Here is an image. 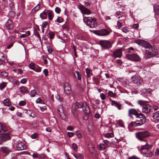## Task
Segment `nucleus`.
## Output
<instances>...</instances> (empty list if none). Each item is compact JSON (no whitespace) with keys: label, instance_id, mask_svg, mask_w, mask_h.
<instances>
[{"label":"nucleus","instance_id":"11","mask_svg":"<svg viewBox=\"0 0 159 159\" xmlns=\"http://www.w3.org/2000/svg\"><path fill=\"white\" fill-rule=\"evenodd\" d=\"M78 7V8L81 11L82 13L83 14L85 15H89L91 13V11L90 10L85 8L83 5H80Z\"/></svg>","mask_w":159,"mask_h":159},{"label":"nucleus","instance_id":"3","mask_svg":"<svg viewBox=\"0 0 159 159\" xmlns=\"http://www.w3.org/2000/svg\"><path fill=\"white\" fill-rule=\"evenodd\" d=\"M135 136L139 141L146 142V138L150 136V133L147 130L136 132Z\"/></svg>","mask_w":159,"mask_h":159},{"label":"nucleus","instance_id":"48","mask_svg":"<svg viewBox=\"0 0 159 159\" xmlns=\"http://www.w3.org/2000/svg\"><path fill=\"white\" fill-rule=\"evenodd\" d=\"M48 23L47 22L45 21V22H43V23L42 25H41V26H42V28H46L47 26L48 25Z\"/></svg>","mask_w":159,"mask_h":159},{"label":"nucleus","instance_id":"47","mask_svg":"<svg viewBox=\"0 0 159 159\" xmlns=\"http://www.w3.org/2000/svg\"><path fill=\"white\" fill-rule=\"evenodd\" d=\"M83 104L79 102H77L76 104V106L78 108H82Z\"/></svg>","mask_w":159,"mask_h":159},{"label":"nucleus","instance_id":"29","mask_svg":"<svg viewBox=\"0 0 159 159\" xmlns=\"http://www.w3.org/2000/svg\"><path fill=\"white\" fill-rule=\"evenodd\" d=\"M20 91L22 93H26L27 92V88L25 87H21L20 88Z\"/></svg>","mask_w":159,"mask_h":159},{"label":"nucleus","instance_id":"57","mask_svg":"<svg viewBox=\"0 0 159 159\" xmlns=\"http://www.w3.org/2000/svg\"><path fill=\"white\" fill-rule=\"evenodd\" d=\"M43 100L40 98H38L36 100V102L37 103H42L43 102Z\"/></svg>","mask_w":159,"mask_h":159},{"label":"nucleus","instance_id":"63","mask_svg":"<svg viewBox=\"0 0 159 159\" xmlns=\"http://www.w3.org/2000/svg\"><path fill=\"white\" fill-rule=\"evenodd\" d=\"M68 26V25L67 24H66L62 26V28L64 29H67Z\"/></svg>","mask_w":159,"mask_h":159},{"label":"nucleus","instance_id":"2","mask_svg":"<svg viewBox=\"0 0 159 159\" xmlns=\"http://www.w3.org/2000/svg\"><path fill=\"white\" fill-rule=\"evenodd\" d=\"M84 21L86 25L91 28H95L97 26V20L94 17H85Z\"/></svg>","mask_w":159,"mask_h":159},{"label":"nucleus","instance_id":"45","mask_svg":"<svg viewBox=\"0 0 159 159\" xmlns=\"http://www.w3.org/2000/svg\"><path fill=\"white\" fill-rule=\"evenodd\" d=\"M49 38L50 39H52L54 38V34L52 32H49Z\"/></svg>","mask_w":159,"mask_h":159},{"label":"nucleus","instance_id":"9","mask_svg":"<svg viewBox=\"0 0 159 159\" xmlns=\"http://www.w3.org/2000/svg\"><path fill=\"white\" fill-rule=\"evenodd\" d=\"M93 33L97 35L101 36H106L109 34V32L105 29H101L100 30H95L94 31Z\"/></svg>","mask_w":159,"mask_h":159},{"label":"nucleus","instance_id":"17","mask_svg":"<svg viewBox=\"0 0 159 159\" xmlns=\"http://www.w3.org/2000/svg\"><path fill=\"white\" fill-rule=\"evenodd\" d=\"M2 135L0 138L2 142H5L10 139V136L8 133H4Z\"/></svg>","mask_w":159,"mask_h":159},{"label":"nucleus","instance_id":"40","mask_svg":"<svg viewBox=\"0 0 159 159\" xmlns=\"http://www.w3.org/2000/svg\"><path fill=\"white\" fill-rule=\"evenodd\" d=\"M146 101L139 100L138 101V102L139 105L142 106L144 105L146 103Z\"/></svg>","mask_w":159,"mask_h":159},{"label":"nucleus","instance_id":"43","mask_svg":"<svg viewBox=\"0 0 159 159\" xmlns=\"http://www.w3.org/2000/svg\"><path fill=\"white\" fill-rule=\"evenodd\" d=\"M108 95L110 97H114L115 96L116 94L111 91H109L108 93Z\"/></svg>","mask_w":159,"mask_h":159},{"label":"nucleus","instance_id":"31","mask_svg":"<svg viewBox=\"0 0 159 159\" xmlns=\"http://www.w3.org/2000/svg\"><path fill=\"white\" fill-rule=\"evenodd\" d=\"M88 147L90 152H92L95 151L94 147L92 144H89L88 145Z\"/></svg>","mask_w":159,"mask_h":159},{"label":"nucleus","instance_id":"62","mask_svg":"<svg viewBox=\"0 0 159 159\" xmlns=\"http://www.w3.org/2000/svg\"><path fill=\"white\" fill-rule=\"evenodd\" d=\"M100 97H101V99L102 100H104L105 99V95L103 93H102L100 94Z\"/></svg>","mask_w":159,"mask_h":159},{"label":"nucleus","instance_id":"27","mask_svg":"<svg viewBox=\"0 0 159 159\" xmlns=\"http://www.w3.org/2000/svg\"><path fill=\"white\" fill-rule=\"evenodd\" d=\"M47 11L49 19L50 20H52L53 16V12L52 11L49 10H47Z\"/></svg>","mask_w":159,"mask_h":159},{"label":"nucleus","instance_id":"59","mask_svg":"<svg viewBox=\"0 0 159 159\" xmlns=\"http://www.w3.org/2000/svg\"><path fill=\"white\" fill-rule=\"evenodd\" d=\"M32 125L33 127H35L38 125V124L35 121H34L32 123Z\"/></svg>","mask_w":159,"mask_h":159},{"label":"nucleus","instance_id":"28","mask_svg":"<svg viewBox=\"0 0 159 159\" xmlns=\"http://www.w3.org/2000/svg\"><path fill=\"white\" fill-rule=\"evenodd\" d=\"M34 34L39 39V40L41 41V38L40 37V35L36 29H35L34 30Z\"/></svg>","mask_w":159,"mask_h":159},{"label":"nucleus","instance_id":"33","mask_svg":"<svg viewBox=\"0 0 159 159\" xmlns=\"http://www.w3.org/2000/svg\"><path fill=\"white\" fill-rule=\"evenodd\" d=\"M3 103L4 105L6 106H10L11 105L10 102L7 99L4 100Z\"/></svg>","mask_w":159,"mask_h":159},{"label":"nucleus","instance_id":"56","mask_svg":"<svg viewBox=\"0 0 159 159\" xmlns=\"http://www.w3.org/2000/svg\"><path fill=\"white\" fill-rule=\"evenodd\" d=\"M37 137V134L36 133H34L32 135L31 137L33 139H35Z\"/></svg>","mask_w":159,"mask_h":159},{"label":"nucleus","instance_id":"24","mask_svg":"<svg viewBox=\"0 0 159 159\" xmlns=\"http://www.w3.org/2000/svg\"><path fill=\"white\" fill-rule=\"evenodd\" d=\"M47 10H44L43 12L40 14V16L42 19H44L47 18Z\"/></svg>","mask_w":159,"mask_h":159},{"label":"nucleus","instance_id":"41","mask_svg":"<svg viewBox=\"0 0 159 159\" xmlns=\"http://www.w3.org/2000/svg\"><path fill=\"white\" fill-rule=\"evenodd\" d=\"M38 155V159H44L45 157V155L44 154H39Z\"/></svg>","mask_w":159,"mask_h":159},{"label":"nucleus","instance_id":"32","mask_svg":"<svg viewBox=\"0 0 159 159\" xmlns=\"http://www.w3.org/2000/svg\"><path fill=\"white\" fill-rule=\"evenodd\" d=\"M5 58L3 53L0 52V65L2 64V61H4L5 60Z\"/></svg>","mask_w":159,"mask_h":159},{"label":"nucleus","instance_id":"50","mask_svg":"<svg viewBox=\"0 0 159 159\" xmlns=\"http://www.w3.org/2000/svg\"><path fill=\"white\" fill-rule=\"evenodd\" d=\"M113 134H112L107 133L105 134V136L107 138L112 137Z\"/></svg>","mask_w":159,"mask_h":159},{"label":"nucleus","instance_id":"61","mask_svg":"<svg viewBox=\"0 0 159 159\" xmlns=\"http://www.w3.org/2000/svg\"><path fill=\"white\" fill-rule=\"evenodd\" d=\"M9 6L11 9L12 10H13L14 9V7L13 3L12 2H11V3L9 4Z\"/></svg>","mask_w":159,"mask_h":159},{"label":"nucleus","instance_id":"26","mask_svg":"<svg viewBox=\"0 0 159 159\" xmlns=\"http://www.w3.org/2000/svg\"><path fill=\"white\" fill-rule=\"evenodd\" d=\"M74 157L77 159H82L84 157L83 154L81 153H77L74 155Z\"/></svg>","mask_w":159,"mask_h":159},{"label":"nucleus","instance_id":"30","mask_svg":"<svg viewBox=\"0 0 159 159\" xmlns=\"http://www.w3.org/2000/svg\"><path fill=\"white\" fill-rule=\"evenodd\" d=\"M142 92L144 94H150L151 93L152 90L150 89H142Z\"/></svg>","mask_w":159,"mask_h":159},{"label":"nucleus","instance_id":"19","mask_svg":"<svg viewBox=\"0 0 159 159\" xmlns=\"http://www.w3.org/2000/svg\"><path fill=\"white\" fill-rule=\"evenodd\" d=\"M152 147L151 145L148 144L146 142L145 145L142 146L141 147V149L142 150H147V151H149Z\"/></svg>","mask_w":159,"mask_h":159},{"label":"nucleus","instance_id":"25","mask_svg":"<svg viewBox=\"0 0 159 159\" xmlns=\"http://www.w3.org/2000/svg\"><path fill=\"white\" fill-rule=\"evenodd\" d=\"M1 150L4 152L8 154L11 152V151L8 148L3 147L1 148Z\"/></svg>","mask_w":159,"mask_h":159},{"label":"nucleus","instance_id":"52","mask_svg":"<svg viewBox=\"0 0 159 159\" xmlns=\"http://www.w3.org/2000/svg\"><path fill=\"white\" fill-rule=\"evenodd\" d=\"M47 50L48 52L51 53H52V48L50 46H48L47 47Z\"/></svg>","mask_w":159,"mask_h":159},{"label":"nucleus","instance_id":"20","mask_svg":"<svg viewBox=\"0 0 159 159\" xmlns=\"http://www.w3.org/2000/svg\"><path fill=\"white\" fill-rule=\"evenodd\" d=\"M152 117L156 122H159V111L153 112Z\"/></svg>","mask_w":159,"mask_h":159},{"label":"nucleus","instance_id":"7","mask_svg":"<svg viewBox=\"0 0 159 159\" xmlns=\"http://www.w3.org/2000/svg\"><path fill=\"white\" fill-rule=\"evenodd\" d=\"M134 42L139 45L148 48L150 47V45L146 41L141 39H138L134 41Z\"/></svg>","mask_w":159,"mask_h":159},{"label":"nucleus","instance_id":"51","mask_svg":"<svg viewBox=\"0 0 159 159\" xmlns=\"http://www.w3.org/2000/svg\"><path fill=\"white\" fill-rule=\"evenodd\" d=\"M62 21V18L61 17H58L57 19V21L59 23H61Z\"/></svg>","mask_w":159,"mask_h":159},{"label":"nucleus","instance_id":"15","mask_svg":"<svg viewBox=\"0 0 159 159\" xmlns=\"http://www.w3.org/2000/svg\"><path fill=\"white\" fill-rule=\"evenodd\" d=\"M134 115L136 116H139V113H138L136 110L134 109H130L129 110L128 115L131 118H133V117L132 115Z\"/></svg>","mask_w":159,"mask_h":159},{"label":"nucleus","instance_id":"44","mask_svg":"<svg viewBox=\"0 0 159 159\" xmlns=\"http://www.w3.org/2000/svg\"><path fill=\"white\" fill-rule=\"evenodd\" d=\"M152 107L154 111H157L159 109V107L156 105L153 104L152 105Z\"/></svg>","mask_w":159,"mask_h":159},{"label":"nucleus","instance_id":"4","mask_svg":"<svg viewBox=\"0 0 159 159\" xmlns=\"http://www.w3.org/2000/svg\"><path fill=\"white\" fill-rule=\"evenodd\" d=\"M157 53V50L155 47H151L148 48L146 50L145 56L146 57L150 58L151 57L154 56Z\"/></svg>","mask_w":159,"mask_h":159},{"label":"nucleus","instance_id":"46","mask_svg":"<svg viewBox=\"0 0 159 159\" xmlns=\"http://www.w3.org/2000/svg\"><path fill=\"white\" fill-rule=\"evenodd\" d=\"M1 75L2 76L4 77H6L8 75V73L5 71L2 72L1 73Z\"/></svg>","mask_w":159,"mask_h":159},{"label":"nucleus","instance_id":"39","mask_svg":"<svg viewBox=\"0 0 159 159\" xmlns=\"http://www.w3.org/2000/svg\"><path fill=\"white\" fill-rule=\"evenodd\" d=\"M72 148L75 151H77L78 150V148L76 144L73 143L72 145Z\"/></svg>","mask_w":159,"mask_h":159},{"label":"nucleus","instance_id":"13","mask_svg":"<svg viewBox=\"0 0 159 159\" xmlns=\"http://www.w3.org/2000/svg\"><path fill=\"white\" fill-rule=\"evenodd\" d=\"M151 106L149 104L144 105L142 107V111L145 114L149 113L151 111Z\"/></svg>","mask_w":159,"mask_h":159},{"label":"nucleus","instance_id":"34","mask_svg":"<svg viewBox=\"0 0 159 159\" xmlns=\"http://www.w3.org/2000/svg\"><path fill=\"white\" fill-rule=\"evenodd\" d=\"M145 156L146 157H151L152 155V153L149 150L147 151V152L144 153Z\"/></svg>","mask_w":159,"mask_h":159},{"label":"nucleus","instance_id":"23","mask_svg":"<svg viewBox=\"0 0 159 159\" xmlns=\"http://www.w3.org/2000/svg\"><path fill=\"white\" fill-rule=\"evenodd\" d=\"M82 108L83 110L86 114H89L90 111V110L89 107L85 104V106H82Z\"/></svg>","mask_w":159,"mask_h":159},{"label":"nucleus","instance_id":"8","mask_svg":"<svg viewBox=\"0 0 159 159\" xmlns=\"http://www.w3.org/2000/svg\"><path fill=\"white\" fill-rule=\"evenodd\" d=\"M126 57L129 60L131 61H139L141 60L139 56L135 53L127 54Z\"/></svg>","mask_w":159,"mask_h":159},{"label":"nucleus","instance_id":"12","mask_svg":"<svg viewBox=\"0 0 159 159\" xmlns=\"http://www.w3.org/2000/svg\"><path fill=\"white\" fill-rule=\"evenodd\" d=\"M111 55L112 57L115 58H120L122 55V52L120 49H118L114 51L113 53Z\"/></svg>","mask_w":159,"mask_h":159},{"label":"nucleus","instance_id":"22","mask_svg":"<svg viewBox=\"0 0 159 159\" xmlns=\"http://www.w3.org/2000/svg\"><path fill=\"white\" fill-rule=\"evenodd\" d=\"M6 26L8 30H11L13 27L12 22L10 20H8L6 24Z\"/></svg>","mask_w":159,"mask_h":159},{"label":"nucleus","instance_id":"35","mask_svg":"<svg viewBox=\"0 0 159 159\" xmlns=\"http://www.w3.org/2000/svg\"><path fill=\"white\" fill-rule=\"evenodd\" d=\"M106 147L107 146L105 145L103 143H101L99 145V148L100 150H104L106 148Z\"/></svg>","mask_w":159,"mask_h":159},{"label":"nucleus","instance_id":"49","mask_svg":"<svg viewBox=\"0 0 159 159\" xmlns=\"http://www.w3.org/2000/svg\"><path fill=\"white\" fill-rule=\"evenodd\" d=\"M155 10L156 14L159 16V6L156 7Z\"/></svg>","mask_w":159,"mask_h":159},{"label":"nucleus","instance_id":"16","mask_svg":"<svg viewBox=\"0 0 159 159\" xmlns=\"http://www.w3.org/2000/svg\"><path fill=\"white\" fill-rule=\"evenodd\" d=\"M64 90L65 93L69 94L71 92V87L69 83L65 82L64 85Z\"/></svg>","mask_w":159,"mask_h":159},{"label":"nucleus","instance_id":"58","mask_svg":"<svg viewBox=\"0 0 159 159\" xmlns=\"http://www.w3.org/2000/svg\"><path fill=\"white\" fill-rule=\"evenodd\" d=\"M43 73L45 76H47L48 75V71L46 69L44 70Z\"/></svg>","mask_w":159,"mask_h":159},{"label":"nucleus","instance_id":"64","mask_svg":"<svg viewBox=\"0 0 159 159\" xmlns=\"http://www.w3.org/2000/svg\"><path fill=\"white\" fill-rule=\"evenodd\" d=\"M155 44L157 47L159 49V40L155 42Z\"/></svg>","mask_w":159,"mask_h":159},{"label":"nucleus","instance_id":"53","mask_svg":"<svg viewBox=\"0 0 159 159\" xmlns=\"http://www.w3.org/2000/svg\"><path fill=\"white\" fill-rule=\"evenodd\" d=\"M55 11L56 13H59L61 11V9L59 7H57L55 9Z\"/></svg>","mask_w":159,"mask_h":159},{"label":"nucleus","instance_id":"36","mask_svg":"<svg viewBox=\"0 0 159 159\" xmlns=\"http://www.w3.org/2000/svg\"><path fill=\"white\" fill-rule=\"evenodd\" d=\"M6 86V83L3 82L0 84V88L1 90L4 88Z\"/></svg>","mask_w":159,"mask_h":159},{"label":"nucleus","instance_id":"54","mask_svg":"<svg viewBox=\"0 0 159 159\" xmlns=\"http://www.w3.org/2000/svg\"><path fill=\"white\" fill-rule=\"evenodd\" d=\"M76 72L77 75L78 80H81V77L80 75V72L78 71H77Z\"/></svg>","mask_w":159,"mask_h":159},{"label":"nucleus","instance_id":"60","mask_svg":"<svg viewBox=\"0 0 159 159\" xmlns=\"http://www.w3.org/2000/svg\"><path fill=\"white\" fill-rule=\"evenodd\" d=\"M86 71L87 76L88 77H89V75L90 72V70L88 69H86Z\"/></svg>","mask_w":159,"mask_h":159},{"label":"nucleus","instance_id":"21","mask_svg":"<svg viewBox=\"0 0 159 159\" xmlns=\"http://www.w3.org/2000/svg\"><path fill=\"white\" fill-rule=\"evenodd\" d=\"M111 105L112 106H114L117 107L119 110L121 109V105L115 101L112 100L111 101Z\"/></svg>","mask_w":159,"mask_h":159},{"label":"nucleus","instance_id":"1","mask_svg":"<svg viewBox=\"0 0 159 159\" xmlns=\"http://www.w3.org/2000/svg\"><path fill=\"white\" fill-rule=\"evenodd\" d=\"M135 121L132 122L130 124L131 126L137 127L140 126L144 123L146 119L145 116L142 113H139V115L135 117Z\"/></svg>","mask_w":159,"mask_h":159},{"label":"nucleus","instance_id":"18","mask_svg":"<svg viewBox=\"0 0 159 159\" xmlns=\"http://www.w3.org/2000/svg\"><path fill=\"white\" fill-rule=\"evenodd\" d=\"M7 129V128L5 125L0 123V135L6 132Z\"/></svg>","mask_w":159,"mask_h":159},{"label":"nucleus","instance_id":"42","mask_svg":"<svg viewBox=\"0 0 159 159\" xmlns=\"http://www.w3.org/2000/svg\"><path fill=\"white\" fill-rule=\"evenodd\" d=\"M29 68L30 69L32 70H34L35 66H34V64L33 63H30L29 64Z\"/></svg>","mask_w":159,"mask_h":159},{"label":"nucleus","instance_id":"37","mask_svg":"<svg viewBox=\"0 0 159 159\" xmlns=\"http://www.w3.org/2000/svg\"><path fill=\"white\" fill-rule=\"evenodd\" d=\"M38 154L37 152H34L32 155H30L34 159L38 158Z\"/></svg>","mask_w":159,"mask_h":159},{"label":"nucleus","instance_id":"55","mask_svg":"<svg viewBox=\"0 0 159 159\" xmlns=\"http://www.w3.org/2000/svg\"><path fill=\"white\" fill-rule=\"evenodd\" d=\"M19 104L20 106H24L25 105L26 102L24 101H21L19 102Z\"/></svg>","mask_w":159,"mask_h":159},{"label":"nucleus","instance_id":"38","mask_svg":"<svg viewBox=\"0 0 159 159\" xmlns=\"http://www.w3.org/2000/svg\"><path fill=\"white\" fill-rule=\"evenodd\" d=\"M36 91L35 90H32L30 93V95L31 97H34L35 96V95L36 94Z\"/></svg>","mask_w":159,"mask_h":159},{"label":"nucleus","instance_id":"5","mask_svg":"<svg viewBox=\"0 0 159 159\" xmlns=\"http://www.w3.org/2000/svg\"><path fill=\"white\" fill-rule=\"evenodd\" d=\"M131 79L132 83L138 86L140 85L143 81L142 78L138 75H135L131 77Z\"/></svg>","mask_w":159,"mask_h":159},{"label":"nucleus","instance_id":"14","mask_svg":"<svg viewBox=\"0 0 159 159\" xmlns=\"http://www.w3.org/2000/svg\"><path fill=\"white\" fill-rule=\"evenodd\" d=\"M60 107L57 110L58 113L60 117L63 120H64L66 118V116L64 113L63 109L61 105L60 106Z\"/></svg>","mask_w":159,"mask_h":159},{"label":"nucleus","instance_id":"10","mask_svg":"<svg viewBox=\"0 0 159 159\" xmlns=\"http://www.w3.org/2000/svg\"><path fill=\"white\" fill-rule=\"evenodd\" d=\"M16 148L18 150H22L26 149V146L23 143L21 142H17L16 143Z\"/></svg>","mask_w":159,"mask_h":159},{"label":"nucleus","instance_id":"6","mask_svg":"<svg viewBox=\"0 0 159 159\" xmlns=\"http://www.w3.org/2000/svg\"><path fill=\"white\" fill-rule=\"evenodd\" d=\"M99 44L102 47L103 49H108L112 46V44L108 40H100L99 42Z\"/></svg>","mask_w":159,"mask_h":159}]
</instances>
